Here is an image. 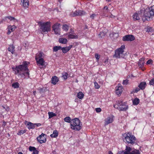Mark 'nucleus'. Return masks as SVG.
<instances>
[{
	"mask_svg": "<svg viewBox=\"0 0 154 154\" xmlns=\"http://www.w3.org/2000/svg\"><path fill=\"white\" fill-rule=\"evenodd\" d=\"M87 28H88V26H87L86 25V26H85V29H87Z\"/></svg>",
	"mask_w": 154,
	"mask_h": 154,
	"instance_id": "64",
	"label": "nucleus"
},
{
	"mask_svg": "<svg viewBox=\"0 0 154 154\" xmlns=\"http://www.w3.org/2000/svg\"><path fill=\"white\" fill-rule=\"evenodd\" d=\"M15 47L13 45H11L9 46L8 48V51L11 52V53L13 54L15 52Z\"/></svg>",
	"mask_w": 154,
	"mask_h": 154,
	"instance_id": "26",
	"label": "nucleus"
},
{
	"mask_svg": "<svg viewBox=\"0 0 154 154\" xmlns=\"http://www.w3.org/2000/svg\"><path fill=\"white\" fill-rule=\"evenodd\" d=\"M109 10L108 9V7L106 5L104 6L103 8V10Z\"/></svg>",
	"mask_w": 154,
	"mask_h": 154,
	"instance_id": "54",
	"label": "nucleus"
},
{
	"mask_svg": "<svg viewBox=\"0 0 154 154\" xmlns=\"http://www.w3.org/2000/svg\"><path fill=\"white\" fill-rule=\"evenodd\" d=\"M125 48V46L123 45L115 51V54L113 56V57L116 58H124L125 55L124 54V50Z\"/></svg>",
	"mask_w": 154,
	"mask_h": 154,
	"instance_id": "3",
	"label": "nucleus"
},
{
	"mask_svg": "<svg viewBox=\"0 0 154 154\" xmlns=\"http://www.w3.org/2000/svg\"><path fill=\"white\" fill-rule=\"evenodd\" d=\"M124 136L125 137V140L127 143L131 144L135 143L136 138L131 133H128L125 134Z\"/></svg>",
	"mask_w": 154,
	"mask_h": 154,
	"instance_id": "7",
	"label": "nucleus"
},
{
	"mask_svg": "<svg viewBox=\"0 0 154 154\" xmlns=\"http://www.w3.org/2000/svg\"><path fill=\"white\" fill-rule=\"evenodd\" d=\"M62 47L60 46H55L53 48V51L56 52L57 51L61 49Z\"/></svg>",
	"mask_w": 154,
	"mask_h": 154,
	"instance_id": "35",
	"label": "nucleus"
},
{
	"mask_svg": "<svg viewBox=\"0 0 154 154\" xmlns=\"http://www.w3.org/2000/svg\"><path fill=\"white\" fill-rule=\"evenodd\" d=\"M116 93L118 95H120L121 94L123 91V88L121 85L119 84L116 87Z\"/></svg>",
	"mask_w": 154,
	"mask_h": 154,
	"instance_id": "13",
	"label": "nucleus"
},
{
	"mask_svg": "<svg viewBox=\"0 0 154 154\" xmlns=\"http://www.w3.org/2000/svg\"><path fill=\"white\" fill-rule=\"evenodd\" d=\"M18 154H23L22 152H20Z\"/></svg>",
	"mask_w": 154,
	"mask_h": 154,
	"instance_id": "62",
	"label": "nucleus"
},
{
	"mask_svg": "<svg viewBox=\"0 0 154 154\" xmlns=\"http://www.w3.org/2000/svg\"><path fill=\"white\" fill-rule=\"evenodd\" d=\"M85 14V12L83 11H76L71 14V16L74 17L77 16H82Z\"/></svg>",
	"mask_w": 154,
	"mask_h": 154,
	"instance_id": "15",
	"label": "nucleus"
},
{
	"mask_svg": "<svg viewBox=\"0 0 154 154\" xmlns=\"http://www.w3.org/2000/svg\"><path fill=\"white\" fill-rule=\"evenodd\" d=\"M109 154H113L111 151H109ZM117 154H140V151L137 149L126 146L125 151L119 152Z\"/></svg>",
	"mask_w": 154,
	"mask_h": 154,
	"instance_id": "2",
	"label": "nucleus"
},
{
	"mask_svg": "<svg viewBox=\"0 0 154 154\" xmlns=\"http://www.w3.org/2000/svg\"><path fill=\"white\" fill-rule=\"evenodd\" d=\"M25 124L26 125L28 126V128L29 129H34L35 128V124L30 122H28L27 121H26Z\"/></svg>",
	"mask_w": 154,
	"mask_h": 154,
	"instance_id": "18",
	"label": "nucleus"
},
{
	"mask_svg": "<svg viewBox=\"0 0 154 154\" xmlns=\"http://www.w3.org/2000/svg\"><path fill=\"white\" fill-rule=\"evenodd\" d=\"M84 95L82 92H79L77 94L78 97L81 99H82L84 97Z\"/></svg>",
	"mask_w": 154,
	"mask_h": 154,
	"instance_id": "36",
	"label": "nucleus"
},
{
	"mask_svg": "<svg viewBox=\"0 0 154 154\" xmlns=\"http://www.w3.org/2000/svg\"><path fill=\"white\" fill-rule=\"evenodd\" d=\"M109 12V10H103L102 16L105 17H108L107 13Z\"/></svg>",
	"mask_w": 154,
	"mask_h": 154,
	"instance_id": "32",
	"label": "nucleus"
},
{
	"mask_svg": "<svg viewBox=\"0 0 154 154\" xmlns=\"http://www.w3.org/2000/svg\"><path fill=\"white\" fill-rule=\"evenodd\" d=\"M26 132V130H21L18 131V132L17 133V134L19 135H20L21 134L25 133Z\"/></svg>",
	"mask_w": 154,
	"mask_h": 154,
	"instance_id": "40",
	"label": "nucleus"
},
{
	"mask_svg": "<svg viewBox=\"0 0 154 154\" xmlns=\"http://www.w3.org/2000/svg\"><path fill=\"white\" fill-rule=\"evenodd\" d=\"M44 54L42 52H38L36 54L35 57V60H38L40 58H43Z\"/></svg>",
	"mask_w": 154,
	"mask_h": 154,
	"instance_id": "19",
	"label": "nucleus"
},
{
	"mask_svg": "<svg viewBox=\"0 0 154 154\" xmlns=\"http://www.w3.org/2000/svg\"><path fill=\"white\" fill-rule=\"evenodd\" d=\"M40 26V31L42 32H48L51 31V23L50 22L42 23L41 22H39Z\"/></svg>",
	"mask_w": 154,
	"mask_h": 154,
	"instance_id": "4",
	"label": "nucleus"
},
{
	"mask_svg": "<svg viewBox=\"0 0 154 154\" xmlns=\"http://www.w3.org/2000/svg\"><path fill=\"white\" fill-rule=\"evenodd\" d=\"M20 85V84L17 82H14L12 84V87L14 88H18Z\"/></svg>",
	"mask_w": 154,
	"mask_h": 154,
	"instance_id": "33",
	"label": "nucleus"
},
{
	"mask_svg": "<svg viewBox=\"0 0 154 154\" xmlns=\"http://www.w3.org/2000/svg\"><path fill=\"white\" fill-rule=\"evenodd\" d=\"M15 28L16 27L15 26H8V29H10L11 32H13Z\"/></svg>",
	"mask_w": 154,
	"mask_h": 154,
	"instance_id": "39",
	"label": "nucleus"
},
{
	"mask_svg": "<svg viewBox=\"0 0 154 154\" xmlns=\"http://www.w3.org/2000/svg\"><path fill=\"white\" fill-rule=\"evenodd\" d=\"M110 36L113 37L114 38H117L119 36V35L118 33H116L115 32H112L110 35Z\"/></svg>",
	"mask_w": 154,
	"mask_h": 154,
	"instance_id": "30",
	"label": "nucleus"
},
{
	"mask_svg": "<svg viewBox=\"0 0 154 154\" xmlns=\"http://www.w3.org/2000/svg\"><path fill=\"white\" fill-rule=\"evenodd\" d=\"M114 118V116L112 115L108 117L105 119V125H107L109 124L112 123L113 121Z\"/></svg>",
	"mask_w": 154,
	"mask_h": 154,
	"instance_id": "12",
	"label": "nucleus"
},
{
	"mask_svg": "<svg viewBox=\"0 0 154 154\" xmlns=\"http://www.w3.org/2000/svg\"><path fill=\"white\" fill-rule=\"evenodd\" d=\"M95 110L97 112H99L101 111V109L100 108H96Z\"/></svg>",
	"mask_w": 154,
	"mask_h": 154,
	"instance_id": "51",
	"label": "nucleus"
},
{
	"mask_svg": "<svg viewBox=\"0 0 154 154\" xmlns=\"http://www.w3.org/2000/svg\"><path fill=\"white\" fill-rule=\"evenodd\" d=\"M95 57L97 61H98L100 57V55L97 54H95Z\"/></svg>",
	"mask_w": 154,
	"mask_h": 154,
	"instance_id": "49",
	"label": "nucleus"
},
{
	"mask_svg": "<svg viewBox=\"0 0 154 154\" xmlns=\"http://www.w3.org/2000/svg\"><path fill=\"white\" fill-rule=\"evenodd\" d=\"M36 93V91H33V94L35 95V93Z\"/></svg>",
	"mask_w": 154,
	"mask_h": 154,
	"instance_id": "60",
	"label": "nucleus"
},
{
	"mask_svg": "<svg viewBox=\"0 0 154 154\" xmlns=\"http://www.w3.org/2000/svg\"><path fill=\"white\" fill-rule=\"evenodd\" d=\"M139 100L137 98H135L133 101V103L134 105H137L139 103Z\"/></svg>",
	"mask_w": 154,
	"mask_h": 154,
	"instance_id": "37",
	"label": "nucleus"
},
{
	"mask_svg": "<svg viewBox=\"0 0 154 154\" xmlns=\"http://www.w3.org/2000/svg\"><path fill=\"white\" fill-rule=\"evenodd\" d=\"M6 125V122H3V125L5 126Z\"/></svg>",
	"mask_w": 154,
	"mask_h": 154,
	"instance_id": "61",
	"label": "nucleus"
},
{
	"mask_svg": "<svg viewBox=\"0 0 154 154\" xmlns=\"http://www.w3.org/2000/svg\"><path fill=\"white\" fill-rule=\"evenodd\" d=\"M37 64L42 66L45 65V61L43 58H40L38 60H36Z\"/></svg>",
	"mask_w": 154,
	"mask_h": 154,
	"instance_id": "23",
	"label": "nucleus"
},
{
	"mask_svg": "<svg viewBox=\"0 0 154 154\" xmlns=\"http://www.w3.org/2000/svg\"><path fill=\"white\" fill-rule=\"evenodd\" d=\"M68 35V38L69 39H77L78 38V35L72 34H70V33H67L66 34H64V35Z\"/></svg>",
	"mask_w": 154,
	"mask_h": 154,
	"instance_id": "17",
	"label": "nucleus"
},
{
	"mask_svg": "<svg viewBox=\"0 0 154 154\" xmlns=\"http://www.w3.org/2000/svg\"><path fill=\"white\" fill-rule=\"evenodd\" d=\"M82 124L78 118H74L70 122V128L75 131H79L82 127Z\"/></svg>",
	"mask_w": 154,
	"mask_h": 154,
	"instance_id": "1",
	"label": "nucleus"
},
{
	"mask_svg": "<svg viewBox=\"0 0 154 154\" xmlns=\"http://www.w3.org/2000/svg\"><path fill=\"white\" fill-rule=\"evenodd\" d=\"M153 31V29L151 27L148 28L147 30V32H151Z\"/></svg>",
	"mask_w": 154,
	"mask_h": 154,
	"instance_id": "52",
	"label": "nucleus"
},
{
	"mask_svg": "<svg viewBox=\"0 0 154 154\" xmlns=\"http://www.w3.org/2000/svg\"><path fill=\"white\" fill-rule=\"evenodd\" d=\"M96 15L95 14H93L90 16V17L92 19H94L95 16Z\"/></svg>",
	"mask_w": 154,
	"mask_h": 154,
	"instance_id": "53",
	"label": "nucleus"
},
{
	"mask_svg": "<svg viewBox=\"0 0 154 154\" xmlns=\"http://www.w3.org/2000/svg\"><path fill=\"white\" fill-rule=\"evenodd\" d=\"M70 32H69V33H71V34H73L74 32V31L73 30V29H72V28H71L70 29Z\"/></svg>",
	"mask_w": 154,
	"mask_h": 154,
	"instance_id": "56",
	"label": "nucleus"
},
{
	"mask_svg": "<svg viewBox=\"0 0 154 154\" xmlns=\"http://www.w3.org/2000/svg\"><path fill=\"white\" fill-rule=\"evenodd\" d=\"M141 11H140V13L138 14L137 13H135L132 16L133 19L134 21L138 20L140 19V17L143 18V17L140 16V14H141Z\"/></svg>",
	"mask_w": 154,
	"mask_h": 154,
	"instance_id": "14",
	"label": "nucleus"
},
{
	"mask_svg": "<svg viewBox=\"0 0 154 154\" xmlns=\"http://www.w3.org/2000/svg\"><path fill=\"white\" fill-rule=\"evenodd\" d=\"M46 134L42 133L41 135L37 137V139L38 141L40 143H45L46 141Z\"/></svg>",
	"mask_w": 154,
	"mask_h": 154,
	"instance_id": "10",
	"label": "nucleus"
},
{
	"mask_svg": "<svg viewBox=\"0 0 154 154\" xmlns=\"http://www.w3.org/2000/svg\"><path fill=\"white\" fill-rule=\"evenodd\" d=\"M21 4L24 8H26L29 6V2L27 0H21Z\"/></svg>",
	"mask_w": 154,
	"mask_h": 154,
	"instance_id": "20",
	"label": "nucleus"
},
{
	"mask_svg": "<svg viewBox=\"0 0 154 154\" xmlns=\"http://www.w3.org/2000/svg\"><path fill=\"white\" fill-rule=\"evenodd\" d=\"M140 88H135L133 89L132 92L134 93H137L140 90Z\"/></svg>",
	"mask_w": 154,
	"mask_h": 154,
	"instance_id": "44",
	"label": "nucleus"
},
{
	"mask_svg": "<svg viewBox=\"0 0 154 154\" xmlns=\"http://www.w3.org/2000/svg\"><path fill=\"white\" fill-rule=\"evenodd\" d=\"M48 114L49 116V119H51V118L57 116V115L55 113H54L52 112H48Z\"/></svg>",
	"mask_w": 154,
	"mask_h": 154,
	"instance_id": "34",
	"label": "nucleus"
},
{
	"mask_svg": "<svg viewBox=\"0 0 154 154\" xmlns=\"http://www.w3.org/2000/svg\"><path fill=\"white\" fill-rule=\"evenodd\" d=\"M59 81V79L57 77L54 76L51 78V83L54 85H55L56 84L57 82Z\"/></svg>",
	"mask_w": 154,
	"mask_h": 154,
	"instance_id": "21",
	"label": "nucleus"
},
{
	"mask_svg": "<svg viewBox=\"0 0 154 154\" xmlns=\"http://www.w3.org/2000/svg\"><path fill=\"white\" fill-rule=\"evenodd\" d=\"M39 90L41 93L42 92H43L42 91L43 89L42 88H40Z\"/></svg>",
	"mask_w": 154,
	"mask_h": 154,
	"instance_id": "59",
	"label": "nucleus"
},
{
	"mask_svg": "<svg viewBox=\"0 0 154 154\" xmlns=\"http://www.w3.org/2000/svg\"><path fill=\"white\" fill-rule=\"evenodd\" d=\"M141 11V14H140L141 16L143 17H145V19H147L148 18H150L152 15L150 12L149 9H146L144 11L140 10Z\"/></svg>",
	"mask_w": 154,
	"mask_h": 154,
	"instance_id": "8",
	"label": "nucleus"
},
{
	"mask_svg": "<svg viewBox=\"0 0 154 154\" xmlns=\"http://www.w3.org/2000/svg\"><path fill=\"white\" fill-rule=\"evenodd\" d=\"M29 149L30 151H33L32 154H38V151L34 147L30 146Z\"/></svg>",
	"mask_w": 154,
	"mask_h": 154,
	"instance_id": "24",
	"label": "nucleus"
},
{
	"mask_svg": "<svg viewBox=\"0 0 154 154\" xmlns=\"http://www.w3.org/2000/svg\"><path fill=\"white\" fill-rule=\"evenodd\" d=\"M72 47V45H70L69 46L62 47L61 50H62L63 53L65 54L69 51Z\"/></svg>",
	"mask_w": 154,
	"mask_h": 154,
	"instance_id": "16",
	"label": "nucleus"
},
{
	"mask_svg": "<svg viewBox=\"0 0 154 154\" xmlns=\"http://www.w3.org/2000/svg\"><path fill=\"white\" fill-rule=\"evenodd\" d=\"M128 79H126L123 80L122 84L123 85H126L128 84Z\"/></svg>",
	"mask_w": 154,
	"mask_h": 154,
	"instance_id": "47",
	"label": "nucleus"
},
{
	"mask_svg": "<svg viewBox=\"0 0 154 154\" xmlns=\"http://www.w3.org/2000/svg\"><path fill=\"white\" fill-rule=\"evenodd\" d=\"M150 84L152 85H154V78L152 79L150 81Z\"/></svg>",
	"mask_w": 154,
	"mask_h": 154,
	"instance_id": "50",
	"label": "nucleus"
},
{
	"mask_svg": "<svg viewBox=\"0 0 154 154\" xmlns=\"http://www.w3.org/2000/svg\"><path fill=\"white\" fill-rule=\"evenodd\" d=\"M59 42L60 43L65 44L67 43L68 41L66 38H60L59 39Z\"/></svg>",
	"mask_w": 154,
	"mask_h": 154,
	"instance_id": "27",
	"label": "nucleus"
},
{
	"mask_svg": "<svg viewBox=\"0 0 154 154\" xmlns=\"http://www.w3.org/2000/svg\"><path fill=\"white\" fill-rule=\"evenodd\" d=\"M11 31L10 29H8V32L7 33V34L8 35H9L10 34L11 32Z\"/></svg>",
	"mask_w": 154,
	"mask_h": 154,
	"instance_id": "57",
	"label": "nucleus"
},
{
	"mask_svg": "<svg viewBox=\"0 0 154 154\" xmlns=\"http://www.w3.org/2000/svg\"><path fill=\"white\" fill-rule=\"evenodd\" d=\"M60 24L57 23L54 24L52 26L53 30L54 31L55 34L57 35H60Z\"/></svg>",
	"mask_w": 154,
	"mask_h": 154,
	"instance_id": "9",
	"label": "nucleus"
},
{
	"mask_svg": "<svg viewBox=\"0 0 154 154\" xmlns=\"http://www.w3.org/2000/svg\"><path fill=\"white\" fill-rule=\"evenodd\" d=\"M144 59L143 58H141L139 60V61L138 62L139 67H142L144 66Z\"/></svg>",
	"mask_w": 154,
	"mask_h": 154,
	"instance_id": "25",
	"label": "nucleus"
},
{
	"mask_svg": "<svg viewBox=\"0 0 154 154\" xmlns=\"http://www.w3.org/2000/svg\"><path fill=\"white\" fill-rule=\"evenodd\" d=\"M109 18H115V16L113 15L112 14H111L110 16L108 17Z\"/></svg>",
	"mask_w": 154,
	"mask_h": 154,
	"instance_id": "55",
	"label": "nucleus"
},
{
	"mask_svg": "<svg viewBox=\"0 0 154 154\" xmlns=\"http://www.w3.org/2000/svg\"><path fill=\"white\" fill-rule=\"evenodd\" d=\"M58 135V132L57 130H54V131L53 133L50 135V136L51 137L55 138L57 137Z\"/></svg>",
	"mask_w": 154,
	"mask_h": 154,
	"instance_id": "28",
	"label": "nucleus"
},
{
	"mask_svg": "<svg viewBox=\"0 0 154 154\" xmlns=\"http://www.w3.org/2000/svg\"><path fill=\"white\" fill-rule=\"evenodd\" d=\"M148 9H149L151 14L152 16L154 15V5L151 6Z\"/></svg>",
	"mask_w": 154,
	"mask_h": 154,
	"instance_id": "38",
	"label": "nucleus"
},
{
	"mask_svg": "<svg viewBox=\"0 0 154 154\" xmlns=\"http://www.w3.org/2000/svg\"><path fill=\"white\" fill-rule=\"evenodd\" d=\"M106 1L108 2H110L111 1L110 0H106Z\"/></svg>",
	"mask_w": 154,
	"mask_h": 154,
	"instance_id": "63",
	"label": "nucleus"
},
{
	"mask_svg": "<svg viewBox=\"0 0 154 154\" xmlns=\"http://www.w3.org/2000/svg\"><path fill=\"white\" fill-rule=\"evenodd\" d=\"M29 64V62L25 61L23 62L22 64L18 66H16L15 67H27Z\"/></svg>",
	"mask_w": 154,
	"mask_h": 154,
	"instance_id": "22",
	"label": "nucleus"
},
{
	"mask_svg": "<svg viewBox=\"0 0 154 154\" xmlns=\"http://www.w3.org/2000/svg\"><path fill=\"white\" fill-rule=\"evenodd\" d=\"M135 39V37L133 35H128L124 36L122 40L124 41H133Z\"/></svg>",
	"mask_w": 154,
	"mask_h": 154,
	"instance_id": "11",
	"label": "nucleus"
},
{
	"mask_svg": "<svg viewBox=\"0 0 154 154\" xmlns=\"http://www.w3.org/2000/svg\"><path fill=\"white\" fill-rule=\"evenodd\" d=\"M68 75V74L67 73H63L62 77L64 79V80H66L67 78Z\"/></svg>",
	"mask_w": 154,
	"mask_h": 154,
	"instance_id": "41",
	"label": "nucleus"
},
{
	"mask_svg": "<svg viewBox=\"0 0 154 154\" xmlns=\"http://www.w3.org/2000/svg\"><path fill=\"white\" fill-rule=\"evenodd\" d=\"M94 87L96 89H99L100 88V85L98 84L96 82H94Z\"/></svg>",
	"mask_w": 154,
	"mask_h": 154,
	"instance_id": "46",
	"label": "nucleus"
},
{
	"mask_svg": "<svg viewBox=\"0 0 154 154\" xmlns=\"http://www.w3.org/2000/svg\"><path fill=\"white\" fill-rule=\"evenodd\" d=\"M15 74H19L21 75L29 76V70L28 68H12Z\"/></svg>",
	"mask_w": 154,
	"mask_h": 154,
	"instance_id": "5",
	"label": "nucleus"
},
{
	"mask_svg": "<svg viewBox=\"0 0 154 154\" xmlns=\"http://www.w3.org/2000/svg\"><path fill=\"white\" fill-rule=\"evenodd\" d=\"M6 18H8L11 21L14 20H15V18L14 17L11 16H8L6 17Z\"/></svg>",
	"mask_w": 154,
	"mask_h": 154,
	"instance_id": "48",
	"label": "nucleus"
},
{
	"mask_svg": "<svg viewBox=\"0 0 154 154\" xmlns=\"http://www.w3.org/2000/svg\"><path fill=\"white\" fill-rule=\"evenodd\" d=\"M146 85V82H141L139 85L138 87L140 89L142 90H143L145 88Z\"/></svg>",
	"mask_w": 154,
	"mask_h": 154,
	"instance_id": "29",
	"label": "nucleus"
},
{
	"mask_svg": "<svg viewBox=\"0 0 154 154\" xmlns=\"http://www.w3.org/2000/svg\"><path fill=\"white\" fill-rule=\"evenodd\" d=\"M35 126L36 125L37 126H39L41 125V124L40 123H34Z\"/></svg>",
	"mask_w": 154,
	"mask_h": 154,
	"instance_id": "58",
	"label": "nucleus"
},
{
	"mask_svg": "<svg viewBox=\"0 0 154 154\" xmlns=\"http://www.w3.org/2000/svg\"><path fill=\"white\" fill-rule=\"evenodd\" d=\"M62 29L64 31L66 32L69 30V26L67 24H64L63 25Z\"/></svg>",
	"mask_w": 154,
	"mask_h": 154,
	"instance_id": "31",
	"label": "nucleus"
},
{
	"mask_svg": "<svg viewBox=\"0 0 154 154\" xmlns=\"http://www.w3.org/2000/svg\"><path fill=\"white\" fill-rule=\"evenodd\" d=\"M153 63V61L151 59H149L146 62V64L147 65L151 64L152 65V64Z\"/></svg>",
	"mask_w": 154,
	"mask_h": 154,
	"instance_id": "45",
	"label": "nucleus"
},
{
	"mask_svg": "<svg viewBox=\"0 0 154 154\" xmlns=\"http://www.w3.org/2000/svg\"><path fill=\"white\" fill-rule=\"evenodd\" d=\"M64 121L67 122H71V119L69 117H65L64 119Z\"/></svg>",
	"mask_w": 154,
	"mask_h": 154,
	"instance_id": "42",
	"label": "nucleus"
},
{
	"mask_svg": "<svg viewBox=\"0 0 154 154\" xmlns=\"http://www.w3.org/2000/svg\"><path fill=\"white\" fill-rule=\"evenodd\" d=\"M105 33L103 32H101L98 35L100 37L102 38L105 35Z\"/></svg>",
	"mask_w": 154,
	"mask_h": 154,
	"instance_id": "43",
	"label": "nucleus"
},
{
	"mask_svg": "<svg viewBox=\"0 0 154 154\" xmlns=\"http://www.w3.org/2000/svg\"><path fill=\"white\" fill-rule=\"evenodd\" d=\"M115 108L119 109V111H126L128 109V106L125 102L119 101L117 103L114 105Z\"/></svg>",
	"mask_w": 154,
	"mask_h": 154,
	"instance_id": "6",
	"label": "nucleus"
}]
</instances>
